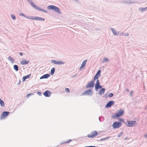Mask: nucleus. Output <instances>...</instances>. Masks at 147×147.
Instances as JSON below:
<instances>
[{
    "label": "nucleus",
    "mask_w": 147,
    "mask_h": 147,
    "mask_svg": "<svg viewBox=\"0 0 147 147\" xmlns=\"http://www.w3.org/2000/svg\"><path fill=\"white\" fill-rule=\"evenodd\" d=\"M47 9L50 10H53L54 11H55L57 13L61 14V12L60 11L59 9L57 7L53 5H50L47 6Z\"/></svg>",
    "instance_id": "f257e3e1"
},
{
    "label": "nucleus",
    "mask_w": 147,
    "mask_h": 147,
    "mask_svg": "<svg viewBox=\"0 0 147 147\" xmlns=\"http://www.w3.org/2000/svg\"><path fill=\"white\" fill-rule=\"evenodd\" d=\"M124 111L121 109L118 111L116 113L112 116L113 119H116L117 117L121 116L124 113Z\"/></svg>",
    "instance_id": "f03ea898"
},
{
    "label": "nucleus",
    "mask_w": 147,
    "mask_h": 147,
    "mask_svg": "<svg viewBox=\"0 0 147 147\" xmlns=\"http://www.w3.org/2000/svg\"><path fill=\"white\" fill-rule=\"evenodd\" d=\"M127 123H125V124L127 127H132L135 126L136 121H135L127 120Z\"/></svg>",
    "instance_id": "7ed1b4c3"
},
{
    "label": "nucleus",
    "mask_w": 147,
    "mask_h": 147,
    "mask_svg": "<svg viewBox=\"0 0 147 147\" xmlns=\"http://www.w3.org/2000/svg\"><path fill=\"white\" fill-rule=\"evenodd\" d=\"M93 94V91L92 89H89L85 91L81 95H86L90 96Z\"/></svg>",
    "instance_id": "20e7f679"
},
{
    "label": "nucleus",
    "mask_w": 147,
    "mask_h": 147,
    "mask_svg": "<svg viewBox=\"0 0 147 147\" xmlns=\"http://www.w3.org/2000/svg\"><path fill=\"white\" fill-rule=\"evenodd\" d=\"M122 125V123L121 122L116 121L113 123L112 126L114 129L119 128Z\"/></svg>",
    "instance_id": "39448f33"
},
{
    "label": "nucleus",
    "mask_w": 147,
    "mask_h": 147,
    "mask_svg": "<svg viewBox=\"0 0 147 147\" xmlns=\"http://www.w3.org/2000/svg\"><path fill=\"white\" fill-rule=\"evenodd\" d=\"M51 62L52 63H53L55 64L58 65H63L65 63L64 61H59L53 59H51Z\"/></svg>",
    "instance_id": "423d86ee"
},
{
    "label": "nucleus",
    "mask_w": 147,
    "mask_h": 147,
    "mask_svg": "<svg viewBox=\"0 0 147 147\" xmlns=\"http://www.w3.org/2000/svg\"><path fill=\"white\" fill-rule=\"evenodd\" d=\"M98 135V132L96 131H94L91 132L90 134H88L87 136L89 138H93L97 136Z\"/></svg>",
    "instance_id": "0eeeda50"
},
{
    "label": "nucleus",
    "mask_w": 147,
    "mask_h": 147,
    "mask_svg": "<svg viewBox=\"0 0 147 147\" xmlns=\"http://www.w3.org/2000/svg\"><path fill=\"white\" fill-rule=\"evenodd\" d=\"M10 113L8 111H3L2 114L0 119H3L6 118V117Z\"/></svg>",
    "instance_id": "6e6552de"
},
{
    "label": "nucleus",
    "mask_w": 147,
    "mask_h": 147,
    "mask_svg": "<svg viewBox=\"0 0 147 147\" xmlns=\"http://www.w3.org/2000/svg\"><path fill=\"white\" fill-rule=\"evenodd\" d=\"M94 86V81L93 80L91 81L88 83L86 86L87 88H93Z\"/></svg>",
    "instance_id": "1a4fd4ad"
},
{
    "label": "nucleus",
    "mask_w": 147,
    "mask_h": 147,
    "mask_svg": "<svg viewBox=\"0 0 147 147\" xmlns=\"http://www.w3.org/2000/svg\"><path fill=\"white\" fill-rule=\"evenodd\" d=\"M101 70L99 69L98 70L95 75L94 76L93 78V80L94 81H95L96 80L98 79L99 77H100V75Z\"/></svg>",
    "instance_id": "9d476101"
},
{
    "label": "nucleus",
    "mask_w": 147,
    "mask_h": 147,
    "mask_svg": "<svg viewBox=\"0 0 147 147\" xmlns=\"http://www.w3.org/2000/svg\"><path fill=\"white\" fill-rule=\"evenodd\" d=\"M30 19H32L33 20H38L42 21H44L45 20V19L44 18L41 17L32 16H31Z\"/></svg>",
    "instance_id": "9b49d317"
},
{
    "label": "nucleus",
    "mask_w": 147,
    "mask_h": 147,
    "mask_svg": "<svg viewBox=\"0 0 147 147\" xmlns=\"http://www.w3.org/2000/svg\"><path fill=\"white\" fill-rule=\"evenodd\" d=\"M114 101L113 100H110L107 102L105 106V107L106 108L110 107L111 106L114 105Z\"/></svg>",
    "instance_id": "f8f14e48"
},
{
    "label": "nucleus",
    "mask_w": 147,
    "mask_h": 147,
    "mask_svg": "<svg viewBox=\"0 0 147 147\" xmlns=\"http://www.w3.org/2000/svg\"><path fill=\"white\" fill-rule=\"evenodd\" d=\"M51 92L50 91L47 90L43 93V95L46 97H49L50 96Z\"/></svg>",
    "instance_id": "ddd939ff"
},
{
    "label": "nucleus",
    "mask_w": 147,
    "mask_h": 147,
    "mask_svg": "<svg viewBox=\"0 0 147 147\" xmlns=\"http://www.w3.org/2000/svg\"><path fill=\"white\" fill-rule=\"evenodd\" d=\"M50 76V74H47L42 76L40 78V79H41L45 78L47 79L49 78Z\"/></svg>",
    "instance_id": "4468645a"
},
{
    "label": "nucleus",
    "mask_w": 147,
    "mask_h": 147,
    "mask_svg": "<svg viewBox=\"0 0 147 147\" xmlns=\"http://www.w3.org/2000/svg\"><path fill=\"white\" fill-rule=\"evenodd\" d=\"M105 89L104 88H102L100 89L98 91V94L100 95H101L103 94L105 92Z\"/></svg>",
    "instance_id": "2eb2a0df"
},
{
    "label": "nucleus",
    "mask_w": 147,
    "mask_h": 147,
    "mask_svg": "<svg viewBox=\"0 0 147 147\" xmlns=\"http://www.w3.org/2000/svg\"><path fill=\"white\" fill-rule=\"evenodd\" d=\"M29 3L32 5V6L34 7L35 9H36V7H37L38 6L36 5L31 0H28L27 1Z\"/></svg>",
    "instance_id": "dca6fc26"
},
{
    "label": "nucleus",
    "mask_w": 147,
    "mask_h": 147,
    "mask_svg": "<svg viewBox=\"0 0 147 147\" xmlns=\"http://www.w3.org/2000/svg\"><path fill=\"white\" fill-rule=\"evenodd\" d=\"M123 3L128 4L129 3H136L137 2L135 1L125 0L123 1Z\"/></svg>",
    "instance_id": "f3484780"
},
{
    "label": "nucleus",
    "mask_w": 147,
    "mask_h": 147,
    "mask_svg": "<svg viewBox=\"0 0 147 147\" xmlns=\"http://www.w3.org/2000/svg\"><path fill=\"white\" fill-rule=\"evenodd\" d=\"M110 29L111 30L112 32L114 35L116 36H118L119 35V33H117V32L115 30L114 28H110Z\"/></svg>",
    "instance_id": "a211bd4d"
},
{
    "label": "nucleus",
    "mask_w": 147,
    "mask_h": 147,
    "mask_svg": "<svg viewBox=\"0 0 147 147\" xmlns=\"http://www.w3.org/2000/svg\"><path fill=\"white\" fill-rule=\"evenodd\" d=\"M29 62V61L28 60H23L20 61V64L22 65H26Z\"/></svg>",
    "instance_id": "6ab92c4d"
},
{
    "label": "nucleus",
    "mask_w": 147,
    "mask_h": 147,
    "mask_svg": "<svg viewBox=\"0 0 147 147\" xmlns=\"http://www.w3.org/2000/svg\"><path fill=\"white\" fill-rule=\"evenodd\" d=\"M31 75V74H30L25 76H23L22 78L23 82H24L26 79L29 78L30 77Z\"/></svg>",
    "instance_id": "aec40b11"
},
{
    "label": "nucleus",
    "mask_w": 147,
    "mask_h": 147,
    "mask_svg": "<svg viewBox=\"0 0 147 147\" xmlns=\"http://www.w3.org/2000/svg\"><path fill=\"white\" fill-rule=\"evenodd\" d=\"M19 15L20 16H22L27 18L30 19H31V16H27L24 13H20Z\"/></svg>",
    "instance_id": "412c9836"
},
{
    "label": "nucleus",
    "mask_w": 147,
    "mask_h": 147,
    "mask_svg": "<svg viewBox=\"0 0 147 147\" xmlns=\"http://www.w3.org/2000/svg\"><path fill=\"white\" fill-rule=\"evenodd\" d=\"M95 90L97 91L99 89H101L102 88V86L100 85H95Z\"/></svg>",
    "instance_id": "4be33fe9"
},
{
    "label": "nucleus",
    "mask_w": 147,
    "mask_h": 147,
    "mask_svg": "<svg viewBox=\"0 0 147 147\" xmlns=\"http://www.w3.org/2000/svg\"><path fill=\"white\" fill-rule=\"evenodd\" d=\"M36 9L40 11H43L45 13H47V10L44 9H43L41 8L38 6L37 7H36Z\"/></svg>",
    "instance_id": "5701e85b"
},
{
    "label": "nucleus",
    "mask_w": 147,
    "mask_h": 147,
    "mask_svg": "<svg viewBox=\"0 0 147 147\" xmlns=\"http://www.w3.org/2000/svg\"><path fill=\"white\" fill-rule=\"evenodd\" d=\"M55 71V68L54 67L52 68L51 70L50 74L53 75L54 74Z\"/></svg>",
    "instance_id": "b1692460"
},
{
    "label": "nucleus",
    "mask_w": 147,
    "mask_h": 147,
    "mask_svg": "<svg viewBox=\"0 0 147 147\" xmlns=\"http://www.w3.org/2000/svg\"><path fill=\"white\" fill-rule=\"evenodd\" d=\"M139 9L141 11H144L147 10V7L145 8L140 7Z\"/></svg>",
    "instance_id": "393cba45"
},
{
    "label": "nucleus",
    "mask_w": 147,
    "mask_h": 147,
    "mask_svg": "<svg viewBox=\"0 0 147 147\" xmlns=\"http://www.w3.org/2000/svg\"><path fill=\"white\" fill-rule=\"evenodd\" d=\"M8 59L9 61H11L12 63H13L14 62V60L13 58L11 57L10 56L9 57Z\"/></svg>",
    "instance_id": "a878e982"
},
{
    "label": "nucleus",
    "mask_w": 147,
    "mask_h": 147,
    "mask_svg": "<svg viewBox=\"0 0 147 147\" xmlns=\"http://www.w3.org/2000/svg\"><path fill=\"white\" fill-rule=\"evenodd\" d=\"M87 59L84 60L82 63L81 65L82 66L84 67L85 66L86 62L87 61Z\"/></svg>",
    "instance_id": "bb28decb"
},
{
    "label": "nucleus",
    "mask_w": 147,
    "mask_h": 147,
    "mask_svg": "<svg viewBox=\"0 0 147 147\" xmlns=\"http://www.w3.org/2000/svg\"><path fill=\"white\" fill-rule=\"evenodd\" d=\"M13 68L16 71H18V65H14Z\"/></svg>",
    "instance_id": "cd10ccee"
},
{
    "label": "nucleus",
    "mask_w": 147,
    "mask_h": 147,
    "mask_svg": "<svg viewBox=\"0 0 147 147\" xmlns=\"http://www.w3.org/2000/svg\"><path fill=\"white\" fill-rule=\"evenodd\" d=\"M111 137H112L111 136H108L106 138L101 139L100 140V141H103V140H107L108 139H109Z\"/></svg>",
    "instance_id": "c85d7f7f"
},
{
    "label": "nucleus",
    "mask_w": 147,
    "mask_h": 147,
    "mask_svg": "<svg viewBox=\"0 0 147 147\" xmlns=\"http://www.w3.org/2000/svg\"><path fill=\"white\" fill-rule=\"evenodd\" d=\"M0 104L2 107H3L5 105L4 102L2 100L0 101Z\"/></svg>",
    "instance_id": "c756f323"
},
{
    "label": "nucleus",
    "mask_w": 147,
    "mask_h": 147,
    "mask_svg": "<svg viewBox=\"0 0 147 147\" xmlns=\"http://www.w3.org/2000/svg\"><path fill=\"white\" fill-rule=\"evenodd\" d=\"M109 61V59L107 58H104V59L103 61H102V63H104L105 62H108Z\"/></svg>",
    "instance_id": "7c9ffc66"
},
{
    "label": "nucleus",
    "mask_w": 147,
    "mask_h": 147,
    "mask_svg": "<svg viewBox=\"0 0 147 147\" xmlns=\"http://www.w3.org/2000/svg\"><path fill=\"white\" fill-rule=\"evenodd\" d=\"M118 120L122 122L123 123H124L125 124V123H126L124 120V119H123L119 118V119Z\"/></svg>",
    "instance_id": "2f4dec72"
},
{
    "label": "nucleus",
    "mask_w": 147,
    "mask_h": 147,
    "mask_svg": "<svg viewBox=\"0 0 147 147\" xmlns=\"http://www.w3.org/2000/svg\"><path fill=\"white\" fill-rule=\"evenodd\" d=\"M100 85V82L99 80L98 79H97L96 81V83L95 84V85Z\"/></svg>",
    "instance_id": "473e14b6"
},
{
    "label": "nucleus",
    "mask_w": 147,
    "mask_h": 147,
    "mask_svg": "<svg viewBox=\"0 0 147 147\" xmlns=\"http://www.w3.org/2000/svg\"><path fill=\"white\" fill-rule=\"evenodd\" d=\"M11 16L12 19L14 20H15L16 19V17L14 15L12 14L11 15Z\"/></svg>",
    "instance_id": "72a5a7b5"
},
{
    "label": "nucleus",
    "mask_w": 147,
    "mask_h": 147,
    "mask_svg": "<svg viewBox=\"0 0 147 147\" xmlns=\"http://www.w3.org/2000/svg\"><path fill=\"white\" fill-rule=\"evenodd\" d=\"M123 131L121 132V133H120L117 136L118 137H120L121 136H122V135H123Z\"/></svg>",
    "instance_id": "f704fd0d"
},
{
    "label": "nucleus",
    "mask_w": 147,
    "mask_h": 147,
    "mask_svg": "<svg viewBox=\"0 0 147 147\" xmlns=\"http://www.w3.org/2000/svg\"><path fill=\"white\" fill-rule=\"evenodd\" d=\"M65 90L67 93H69L70 92V90L69 88H66L65 89Z\"/></svg>",
    "instance_id": "c9c22d12"
},
{
    "label": "nucleus",
    "mask_w": 147,
    "mask_h": 147,
    "mask_svg": "<svg viewBox=\"0 0 147 147\" xmlns=\"http://www.w3.org/2000/svg\"><path fill=\"white\" fill-rule=\"evenodd\" d=\"M113 94L112 93H110L108 95V97H111L113 96Z\"/></svg>",
    "instance_id": "e433bc0d"
},
{
    "label": "nucleus",
    "mask_w": 147,
    "mask_h": 147,
    "mask_svg": "<svg viewBox=\"0 0 147 147\" xmlns=\"http://www.w3.org/2000/svg\"><path fill=\"white\" fill-rule=\"evenodd\" d=\"M33 93H30V94H28L27 95V96H26L27 98H28L30 96H31V95H33Z\"/></svg>",
    "instance_id": "4c0bfd02"
},
{
    "label": "nucleus",
    "mask_w": 147,
    "mask_h": 147,
    "mask_svg": "<svg viewBox=\"0 0 147 147\" xmlns=\"http://www.w3.org/2000/svg\"><path fill=\"white\" fill-rule=\"evenodd\" d=\"M37 94L39 96H41L42 95L41 92L39 91L37 92Z\"/></svg>",
    "instance_id": "58836bf2"
},
{
    "label": "nucleus",
    "mask_w": 147,
    "mask_h": 147,
    "mask_svg": "<svg viewBox=\"0 0 147 147\" xmlns=\"http://www.w3.org/2000/svg\"><path fill=\"white\" fill-rule=\"evenodd\" d=\"M129 35V34L128 33H125L124 34H123V35H124L125 36H127Z\"/></svg>",
    "instance_id": "ea45409f"
},
{
    "label": "nucleus",
    "mask_w": 147,
    "mask_h": 147,
    "mask_svg": "<svg viewBox=\"0 0 147 147\" xmlns=\"http://www.w3.org/2000/svg\"><path fill=\"white\" fill-rule=\"evenodd\" d=\"M71 141V140L70 139V140H69L68 141H67V142H66L65 143H69V142Z\"/></svg>",
    "instance_id": "a19ab883"
},
{
    "label": "nucleus",
    "mask_w": 147,
    "mask_h": 147,
    "mask_svg": "<svg viewBox=\"0 0 147 147\" xmlns=\"http://www.w3.org/2000/svg\"><path fill=\"white\" fill-rule=\"evenodd\" d=\"M84 147H96V146H84Z\"/></svg>",
    "instance_id": "79ce46f5"
},
{
    "label": "nucleus",
    "mask_w": 147,
    "mask_h": 147,
    "mask_svg": "<svg viewBox=\"0 0 147 147\" xmlns=\"http://www.w3.org/2000/svg\"><path fill=\"white\" fill-rule=\"evenodd\" d=\"M19 55L20 56H22L23 55V53L22 52H20L19 53Z\"/></svg>",
    "instance_id": "37998d69"
},
{
    "label": "nucleus",
    "mask_w": 147,
    "mask_h": 147,
    "mask_svg": "<svg viewBox=\"0 0 147 147\" xmlns=\"http://www.w3.org/2000/svg\"><path fill=\"white\" fill-rule=\"evenodd\" d=\"M83 67H83V66H81H81H80V68H79L80 70H81L82 69V68Z\"/></svg>",
    "instance_id": "c03bdc74"
},
{
    "label": "nucleus",
    "mask_w": 147,
    "mask_h": 147,
    "mask_svg": "<svg viewBox=\"0 0 147 147\" xmlns=\"http://www.w3.org/2000/svg\"><path fill=\"white\" fill-rule=\"evenodd\" d=\"M125 91L126 92H128L129 91V90L128 89V88H126V89H125Z\"/></svg>",
    "instance_id": "a18cd8bd"
},
{
    "label": "nucleus",
    "mask_w": 147,
    "mask_h": 147,
    "mask_svg": "<svg viewBox=\"0 0 147 147\" xmlns=\"http://www.w3.org/2000/svg\"><path fill=\"white\" fill-rule=\"evenodd\" d=\"M107 96V94H105V95H104L105 97H106V96Z\"/></svg>",
    "instance_id": "49530a36"
},
{
    "label": "nucleus",
    "mask_w": 147,
    "mask_h": 147,
    "mask_svg": "<svg viewBox=\"0 0 147 147\" xmlns=\"http://www.w3.org/2000/svg\"><path fill=\"white\" fill-rule=\"evenodd\" d=\"M20 83H21V81H20V80H19V83L18 84H20Z\"/></svg>",
    "instance_id": "de8ad7c7"
},
{
    "label": "nucleus",
    "mask_w": 147,
    "mask_h": 147,
    "mask_svg": "<svg viewBox=\"0 0 147 147\" xmlns=\"http://www.w3.org/2000/svg\"><path fill=\"white\" fill-rule=\"evenodd\" d=\"M123 34H124V33H123V32H122V33H121V35H123Z\"/></svg>",
    "instance_id": "09e8293b"
},
{
    "label": "nucleus",
    "mask_w": 147,
    "mask_h": 147,
    "mask_svg": "<svg viewBox=\"0 0 147 147\" xmlns=\"http://www.w3.org/2000/svg\"><path fill=\"white\" fill-rule=\"evenodd\" d=\"M76 75H77V74H75V75L73 76H72V77H75L76 76Z\"/></svg>",
    "instance_id": "8fccbe9b"
},
{
    "label": "nucleus",
    "mask_w": 147,
    "mask_h": 147,
    "mask_svg": "<svg viewBox=\"0 0 147 147\" xmlns=\"http://www.w3.org/2000/svg\"><path fill=\"white\" fill-rule=\"evenodd\" d=\"M99 120L100 121H101L100 120V117H99Z\"/></svg>",
    "instance_id": "3c124183"
},
{
    "label": "nucleus",
    "mask_w": 147,
    "mask_h": 147,
    "mask_svg": "<svg viewBox=\"0 0 147 147\" xmlns=\"http://www.w3.org/2000/svg\"><path fill=\"white\" fill-rule=\"evenodd\" d=\"M133 93V92H132V91L131 92V93Z\"/></svg>",
    "instance_id": "603ef678"
},
{
    "label": "nucleus",
    "mask_w": 147,
    "mask_h": 147,
    "mask_svg": "<svg viewBox=\"0 0 147 147\" xmlns=\"http://www.w3.org/2000/svg\"><path fill=\"white\" fill-rule=\"evenodd\" d=\"M1 100V98H0V101Z\"/></svg>",
    "instance_id": "864d4df0"
},
{
    "label": "nucleus",
    "mask_w": 147,
    "mask_h": 147,
    "mask_svg": "<svg viewBox=\"0 0 147 147\" xmlns=\"http://www.w3.org/2000/svg\"><path fill=\"white\" fill-rule=\"evenodd\" d=\"M28 0H27V1Z\"/></svg>",
    "instance_id": "5fc2aeb1"
}]
</instances>
